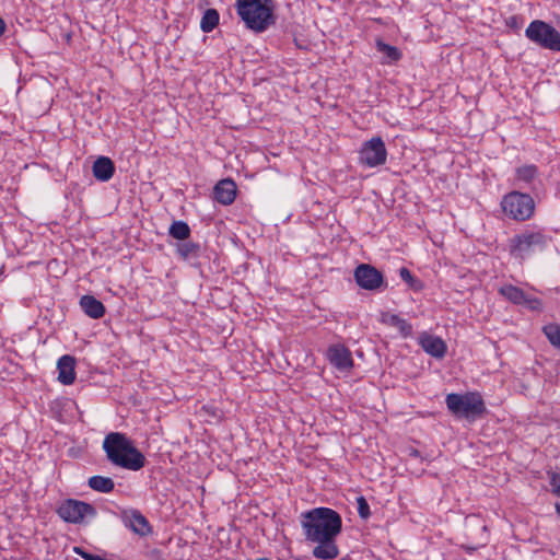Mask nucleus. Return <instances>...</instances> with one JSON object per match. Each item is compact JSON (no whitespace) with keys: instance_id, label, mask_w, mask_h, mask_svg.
<instances>
[{"instance_id":"obj_2","label":"nucleus","mask_w":560,"mask_h":560,"mask_svg":"<svg viewBox=\"0 0 560 560\" xmlns=\"http://www.w3.org/2000/svg\"><path fill=\"white\" fill-rule=\"evenodd\" d=\"M103 450L107 459L117 467L138 471L144 467L145 456L133 445L124 433L110 432L103 441Z\"/></svg>"},{"instance_id":"obj_4","label":"nucleus","mask_w":560,"mask_h":560,"mask_svg":"<svg viewBox=\"0 0 560 560\" xmlns=\"http://www.w3.org/2000/svg\"><path fill=\"white\" fill-rule=\"evenodd\" d=\"M445 404L455 418L469 422L482 418L488 412L483 398L478 392L451 393L446 395Z\"/></svg>"},{"instance_id":"obj_5","label":"nucleus","mask_w":560,"mask_h":560,"mask_svg":"<svg viewBox=\"0 0 560 560\" xmlns=\"http://www.w3.org/2000/svg\"><path fill=\"white\" fill-rule=\"evenodd\" d=\"M551 242V236L542 230H525L510 238V254L516 259H527L542 252Z\"/></svg>"},{"instance_id":"obj_26","label":"nucleus","mask_w":560,"mask_h":560,"mask_svg":"<svg viewBox=\"0 0 560 560\" xmlns=\"http://www.w3.org/2000/svg\"><path fill=\"white\" fill-rule=\"evenodd\" d=\"M537 176V167L535 165H524L516 170V179L530 184Z\"/></svg>"},{"instance_id":"obj_34","label":"nucleus","mask_w":560,"mask_h":560,"mask_svg":"<svg viewBox=\"0 0 560 560\" xmlns=\"http://www.w3.org/2000/svg\"><path fill=\"white\" fill-rule=\"evenodd\" d=\"M4 277H5V275H4V267H2L0 269V281L3 280Z\"/></svg>"},{"instance_id":"obj_12","label":"nucleus","mask_w":560,"mask_h":560,"mask_svg":"<svg viewBox=\"0 0 560 560\" xmlns=\"http://www.w3.org/2000/svg\"><path fill=\"white\" fill-rule=\"evenodd\" d=\"M121 521L126 527L141 537L152 534V526L148 518L137 509L122 510Z\"/></svg>"},{"instance_id":"obj_21","label":"nucleus","mask_w":560,"mask_h":560,"mask_svg":"<svg viewBox=\"0 0 560 560\" xmlns=\"http://www.w3.org/2000/svg\"><path fill=\"white\" fill-rule=\"evenodd\" d=\"M376 50L383 54L382 63L389 65L399 61L402 57L401 51L396 47L389 44H386L381 38L375 40Z\"/></svg>"},{"instance_id":"obj_22","label":"nucleus","mask_w":560,"mask_h":560,"mask_svg":"<svg viewBox=\"0 0 560 560\" xmlns=\"http://www.w3.org/2000/svg\"><path fill=\"white\" fill-rule=\"evenodd\" d=\"M176 253L184 260H197L201 255V246L199 243L186 240L183 243L177 244Z\"/></svg>"},{"instance_id":"obj_32","label":"nucleus","mask_w":560,"mask_h":560,"mask_svg":"<svg viewBox=\"0 0 560 560\" xmlns=\"http://www.w3.org/2000/svg\"><path fill=\"white\" fill-rule=\"evenodd\" d=\"M520 18L517 15H513L509 18L506 21V25L511 28L517 30L520 27Z\"/></svg>"},{"instance_id":"obj_27","label":"nucleus","mask_w":560,"mask_h":560,"mask_svg":"<svg viewBox=\"0 0 560 560\" xmlns=\"http://www.w3.org/2000/svg\"><path fill=\"white\" fill-rule=\"evenodd\" d=\"M542 331L549 342L560 349V326L557 324H548L544 326Z\"/></svg>"},{"instance_id":"obj_3","label":"nucleus","mask_w":560,"mask_h":560,"mask_svg":"<svg viewBox=\"0 0 560 560\" xmlns=\"http://www.w3.org/2000/svg\"><path fill=\"white\" fill-rule=\"evenodd\" d=\"M235 8L245 26L256 33L265 32L276 22L272 0H236Z\"/></svg>"},{"instance_id":"obj_14","label":"nucleus","mask_w":560,"mask_h":560,"mask_svg":"<svg viewBox=\"0 0 560 560\" xmlns=\"http://www.w3.org/2000/svg\"><path fill=\"white\" fill-rule=\"evenodd\" d=\"M237 187L233 179H221L213 188V199L223 205L229 206L234 202L236 198Z\"/></svg>"},{"instance_id":"obj_1","label":"nucleus","mask_w":560,"mask_h":560,"mask_svg":"<svg viewBox=\"0 0 560 560\" xmlns=\"http://www.w3.org/2000/svg\"><path fill=\"white\" fill-rule=\"evenodd\" d=\"M301 526L305 539L316 541L337 537L342 530L340 514L330 508H314L301 514Z\"/></svg>"},{"instance_id":"obj_11","label":"nucleus","mask_w":560,"mask_h":560,"mask_svg":"<svg viewBox=\"0 0 560 560\" xmlns=\"http://www.w3.org/2000/svg\"><path fill=\"white\" fill-rule=\"evenodd\" d=\"M499 294L515 305H524L532 311L539 310L541 302L539 299L527 295L523 289L513 284H504L499 288Z\"/></svg>"},{"instance_id":"obj_20","label":"nucleus","mask_w":560,"mask_h":560,"mask_svg":"<svg viewBox=\"0 0 560 560\" xmlns=\"http://www.w3.org/2000/svg\"><path fill=\"white\" fill-rule=\"evenodd\" d=\"M381 322L387 326L397 328L404 337H409L412 334V326L396 314L384 312L381 315Z\"/></svg>"},{"instance_id":"obj_35","label":"nucleus","mask_w":560,"mask_h":560,"mask_svg":"<svg viewBox=\"0 0 560 560\" xmlns=\"http://www.w3.org/2000/svg\"><path fill=\"white\" fill-rule=\"evenodd\" d=\"M555 509H556L557 514L560 516V503H556Z\"/></svg>"},{"instance_id":"obj_18","label":"nucleus","mask_w":560,"mask_h":560,"mask_svg":"<svg viewBox=\"0 0 560 560\" xmlns=\"http://www.w3.org/2000/svg\"><path fill=\"white\" fill-rule=\"evenodd\" d=\"M93 176L100 182H108L115 173V164L107 156H98L92 166Z\"/></svg>"},{"instance_id":"obj_36","label":"nucleus","mask_w":560,"mask_h":560,"mask_svg":"<svg viewBox=\"0 0 560 560\" xmlns=\"http://www.w3.org/2000/svg\"><path fill=\"white\" fill-rule=\"evenodd\" d=\"M411 455L418 457L419 456V451L412 450Z\"/></svg>"},{"instance_id":"obj_15","label":"nucleus","mask_w":560,"mask_h":560,"mask_svg":"<svg viewBox=\"0 0 560 560\" xmlns=\"http://www.w3.org/2000/svg\"><path fill=\"white\" fill-rule=\"evenodd\" d=\"M419 343L428 354L436 359H442L446 354L447 346L444 340L438 336L423 334L419 339Z\"/></svg>"},{"instance_id":"obj_17","label":"nucleus","mask_w":560,"mask_h":560,"mask_svg":"<svg viewBox=\"0 0 560 560\" xmlns=\"http://www.w3.org/2000/svg\"><path fill=\"white\" fill-rule=\"evenodd\" d=\"M337 537H330L327 539H319L315 542L317 546L313 549L312 555L316 559L320 560H334L339 556V549L336 544Z\"/></svg>"},{"instance_id":"obj_9","label":"nucleus","mask_w":560,"mask_h":560,"mask_svg":"<svg viewBox=\"0 0 560 560\" xmlns=\"http://www.w3.org/2000/svg\"><path fill=\"white\" fill-rule=\"evenodd\" d=\"M387 150L381 137H373L363 142L359 151V162L368 167H376L385 164Z\"/></svg>"},{"instance_id":"obj_28","label":"nucleus","mask_w":560,"mask_h":560,"mask_svg":"<svg viewBox=\"0 0 560 560\" xmlns=\"http://www.w3.org/2000/svg\"><path fill=\"white\" fill-rule=\"evenodd\" d=\"M399 276L412 290L419 291L422 289V282L418 278L413 277L408 268L401 267L399 269Z\"/></svg>"},{"instance_id":"obj_33","label":"nucleus","mask_w":560,"mask_h":560,"mask_svg":"<svg viewBox=\"0 0 560 560\" xmlns=\"http://www.w3.org/2000/svg\"><path fill=\"white\" fill-rule=\"evenodd\" d=\"M5 31V22L3 21L2 18H0V36L4 33Z\"/></svg>"},{"instance_id":"obj_23","label":"nucleus","mask_w":560,"mask_h":560,"mask_svg":"<svg viewBox=\"0 0 560 560\" xmlns=\"http://www.w3.org/2000/svg\"><path fill=\"white\" fill-rule=\"evenodd\" d=\"M88 486L96 492L109 493L114 490L115 482L109 477L96 475L89 478Z\"/></svg>"},{"instance_id":"obj_8","label":"nucleus","mask_w":560,"mask_h":560,"mask_svg":"<svg viewBox=\"0 0 560 560\" xmlns=\"http://www.w3.org/2000/svg\"><path fill=\"white\" fill-rule=\"evenodd\" d=\"M57 514L67 523H82L85 516L95 517L96 509L86 502L67 499L57 509Z\"/></svg>"},{"instance_id":"obj_13","label":"nucleus","mask_w":560,"mask_h":560,"mask_svg":"<svg viewBox=\"0 0 560 560\" xmlns=\"http://www.w3.org/2000/svg\"><path fill=\"white\" fill-rule=\"evenodd\" d=\"M326 357L329 363L338 371L346 372L352 369V353L348 347L341 343L331 345L327 348Z\"/></svg>"},{"instance_id":"obj_16","label":"nucleus","mask_w":560,"mask_h":560,"mask_svg":"<svg viewBox=\"0 0 560 560\" xmlns=\"http://www.w3.org/2000/svg\"><path fill=\"white\" fill-rule=\"evenodd\" d=\"M75 359L72 355L65 354L57 362L58 377L62 385H71L75 381Z\"/></svg>"},{"instance_id":"obj_6","label":"nucleus","mask_w":560,"mask_h":560,"mask_svg":"<svg viewBox=\"0 0 560 560\" xmlns=\"http://www.w3.org/2000/svg\"><path fill=\"white\" fill-rule=\"evenodd\" d=\"M501 207L509 218L525 221L533 215L535 202L530 195L514 190L503 197Z\"/></svg>"},{"instance_id":"obj_19","label":"nucleus","mask_w":560,"mask_h":560,"mask_svg":"<svg viewBox=\"0 0 560 560\" xmlns=\"http://www.w3.org/2000/svg\"><path fill=\"white\" fill-rule=\"evenodd\" d=\"M79 304L85 315L93 319L103 317L106 311L104 304L100 300L89 294L82 295Z\"/></svg>"},{"instance_id":"obj_25","label":"nucleus","mask_w":560,"mask_h":560,"mask_svg":"<svg viewBox=\"0 0 560 560\" xmlns=\"http://www.w3.org/2000/svg\"><path fill=\"white\" fill-rule=\"evenodd\" d=\"M219 12L215 9H207L200 21V28L205 33H210L219 24Z\"/></svg>"},{"instance_id":"obj_29","label":"nucleus","mask_w":560,"mask_h":560,"mask_svg":"<svg viewBox=\"0 0 560 560\" xmlns=\"http://www.w3.org/2000/svg\"><path fill=\"white\" fill-rule=\"evenodd\" d=\"M547 475L551 486V492L560 497V472L548 470Z\"/></svg>"},{"instance_id":"obj_24","label":"nucleus","mask_w":560,"mask_h":560,"mask_svg":"<svg viewBox=\"0 0 560 560\" xmlns=\"http://www.w3.org/2000/svg\"><path fill=\"white\" fill-rule=\"evenodd\" d=\"M191 230L185 221H174L170 229L168 234L175 240L186 241L190 237Z\"/></svg>"},{"instance_id":"obj_30","label":"nucleus","mask_w":560,"mask_h":560,"mask_svg":"<svg viewBox=\"0 0 560 560\" xmlns=\"http://www.w3.org/2000/svg\"><path fill=\"white\" fill-rule=\"evenodd\" d=\"M357 504H358V514L360 515L361 518H369V516L371 515V512H370V505L368 503V501L365 500L364 497H359L357 499Z\"/></svg>"},{"instance_id":"obj_31","label":"nucleus","mask_w":560,"mask_h":560,"mask_svg":"<svg viewBox=\"0 0 560 560\" xmlns=\"http://www.w3.org/2000/svg\"><path fill=\"white\" fill-rule=\"evenodd\" d=\"M73 551L84 560H93L94 553L86 551L83 547H74Z\"/></svg>"},{"instance_id":"obj_10","label":"nucleus","mask_w":560,"mask_h":560,"mask_svg":"<svg viewBox=\"0 0 560 560\" xmlns=\"http://www.w3.org/2000/svg\"><path fill=\"white\" fill-rule=\"evenodd\" d=\"M357 284L369 291H376L385 287L384 276L374 266L361 264L354 269L353 273Z\"/></svg>"},{"instance_id":"obj_7","label":"nucleus","mask_w":560,"mask_h":560,"mask_svg":"<svg viewBox=\"0 0 560 560\" xmlns=\"http://www.w3.org/2000/svg\"><path fill=\"white\" fill-rule=\"evenodd\" d=\"M525 36L544 49L560 51V33L545 21H532L525 30Z\"/></svg>"}]
</instances>
